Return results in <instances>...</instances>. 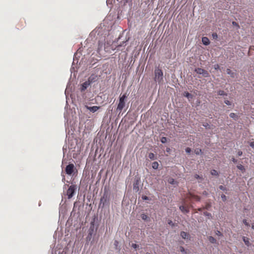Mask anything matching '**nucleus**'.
I'll return each mask as SVG.
<instances>
[{"mask_svg": "<svg viewBox=\"0 0 254 254\" xmlns=\"http://www.w3.org/2000/svg\"><path fill=\"white\" fill-rule=\"evenodd\" d=\"M127 93L123 94L122 96L120 95L119 98V103L117 108V111L121 112L123 108L125 107V100L127 98Z\"/></svg>", "mask_w": 254, "mask_h": 254, "instance_id": "1", "label": "nucleus"}, {"mask_svg": "<svg viewBox=\"0 0 254 254\" xmlns=\"http://www.w3.org/2000/svg\"><path fill=\"white\" fill-rule=\"evenodd\" d=\"M155 77L154 80L155 81L160 83L163 79V73L162 70L159 68H156L154 71Z\"/></svg>", "mask_w": 254, "mask_h": 254, "instance_id": "2", "label": "nucleus"}, {"mask_svg": "<svg viewBox=\"0 0 254 254\" xmlns=\"http://www.w3.org/2000/svg\"><path fill=\"white\" fill-rule=\"evenodd\" d=\"M76 190V187L75 185H72L69 187L66 191V195L68 199H70L73 196Z\"/></svg>", "mask_w": 254, "mask_h": 254, "instance_id": "3", "label": "nucleus"}, {"mask_svg": "<svg viewBox=\"0 0 254 254\" xmlns=\"http://www.w3.org/2000/svg\"><path fill=\"white\" fill-rule=\"evenodd\" d=\"M75 169L74 165L73 164H69L66 166L65 171L66 174L71 175Z\"/></svg>", "mask_w": 254, "mask_h": 254, "instance_id": "4", "label": "nucleus"}, {"mask_svg": "<svg viewBox=\"0 0 254 254\" xmlns=\"http://www.w3.org/2000/svg\"><path fill=\"white\" fill-rule=\"evenodd\" d=\"M197 74H202L204 77H207L209 76V74L207 71L201 68H197L194 70Z\"/></svg>", "mask_w": 254, "mask_h": 254, "instance_id": "5", "label": "nucleus"}, {"mask_svg": "<svg viewBox=\"0 0 254 254\" xmlns=\"http://www.w3.org/2000/svg\"><path fill=\"white\" fill-rule=\"evenodd\" d=\"M109 201V197L108 194L104 193L100 199V204L102 203L103 206L106 205Z\"/></svg>", "mask_w": 254, "mask_h": 254, "instance_id": "6", "label": "nucleus"}, {"mask_svg": "<svg viewBox=\"0 0 254 254\" xmlns=\"http://www.w3.org/2000/svg\"><path fill=\"white\" fill-rule=\"evenodd\" d=\"M180 235L182 237V238L185 240H190V235L189 233L186 232L185 231H182L181 232Z\"/></svg>", "mask_w": 254, "mask_h": 254, "instance_id": "7", "label": "nucleus"}, {"mask_svg": "<svg viewBox=\"0 0 254 254\" xmlns=\"http://www.w3.org/2000/svg\"><path fill=\"white\" fill-rule=\"evenodd\" d=\"M85 108L87 110H89L90 112H91L92 113H94V112H96L98 110H99L100 109V107L96 106L89 107V106L86 105Z\"/></svg>", "mask_w": 254, "mask_h": 254, "instance_id": "8", "label": "nucleus"}, {"mask_svg": "<svg viewBox=\"0 0 254 254\" xmlns=\"http://www.w3.org/2000/svg\"><path fill=\"white\" fill-rule=\"evenodd\" d=\"M94 232V222H91L90 223V226L89 229L88 235L91 236Z\"/></svg>", "mask_w": 254, "mask_h": 254, "instance_id": "9", "label": "nucleus"}, {"mask_svg": "<svg viewBox=\"0 0 254 254\" xmlns=\"http://www.w3.org/2000/svg\"><path fill=\"white\" fill-rule=\"evenodd\" d=\"M90 85V83L89 81H85L82 84L81 87V91H84L85 89H87V88L88 87V86Z\"/></svg>", "mask_w": 254, "mask_h": 254, "instance_id": "10", "label": "nucleus"}, {"mask_svg": "<svg viewBox=\"0 0 254 254\" xmlns=\"http://www.w3.org/2000/svg\"><path fill=\"white\" fill-rule=\"evenodd\" d=\"M180 209L184 213H187L189 212V209L188 206L181 205L180 206Z\"/></svg>", "mask_w": 254, "mask_h": 254, "instance_id": "11", "label": "nucleus"}, {"mask_svg": "<svg viewBox=\"0 0 254 254\" xmlns=\"http://www.w3.org/2000/svg\"><path fill=\"white\" fill-rule=\"evenodd\" d=\"M189 198L190 199L194 200L195 201H199L200 199V198L199 196L194 195V194H190Z\"/></svg>", "mask_w": 254, "mask_h": 254, "instance_id": "12", "label": "nucleus"}, {"mask_svg": "<svg viewBox=\"0 0 254 254\" xmlns=\"http://www.w3.org/2000/svg\"><path fill=\"white\" fill-rule=\"evenodd\" d=\"M139 181L138 180H136L135 182L133 184V190L136 192L139 190Z\"/></svg>", "mask_w": 254, "mask_h": 254, "instance_id": "13", "label": "nucleus"}, {"mask_svg": "<svg viewBox=\"0 0 254 254\" xmlns=\"http://www.w3.org/2000/svg\"><path fill=\"white\" fill-rule=\"evenodd\" d=\"M202 42L204 45H208L210 43L209 39L206 37H203L202 38Z\"/></svg>", "mask_w": 254, "mask_h": 254, "instance_id": "14", "label": "nucleus"}, {"mask_svg": "<svg viewBox=\"0 0 254 254\" xmlns=\"http://www.w3.org/2000/svg\"><path fill=\"white\" fill-rule=\"evenodd\" d=\"M97 76H95V75H91L90 76L89 78H88V80L87 81H89V82L90 83V84L92 82H93L94 81H95L96 80H97Z\"/></svg>", "mask_w": 254, "mask_h": 254, "instance_id": "15", "label": "nucleus"}, {"mask_svg": "<svg viewBox=\"0 0 254 254\" xmlns=\"http://www.w3.org/2000/svg\"><path fill=\"white\" fill-rule=\"evenodd\" d=\"M227 73L230 75L231 77H235L236 73L233 72L230 69L227 68L226 70Z\"/></svg>", "mask_w": 254, "mask_h": 254, "instance_id": "16", "label": "nucleus"}, {"mask_svg": "<svg viewBox=\"0 0 254 254\" xmlns=\"http://www.w3.org/2000/svg\"><path fill=\"white\" fill-rule=\"evenodd\" d=\"M243 240L244 242L246 245H247V246H249L251 245V243L249 241V239L248 238L243 237Z\"/></svg>", "mask_w": 254, "mask_h": 254, "instance_id": "17", "label": "nucleus"}, {"mask_svg": "<svg viewBox=\"0 0 254 254\" xmlns=\"http://www.w3.org/2000/svg\"><path fill=\"white\" fill-rule=\"evenodd\" d=\"M148 157L151 160H154L156 159V156L153 153H149L148 154Z\"/></svg>", "mask_w": 254, "mask_h": 254, "instance_id": "18", "label": "nucleus"}, {"mask_svg": "<svg viewBox=\"0 0 254 254\" xmlns=\"http://www.w3.org/2000/svg\"><path fill=\"white\" fill-rule=\"evenodd\" d=\"M158 166H159V164L157 162H154L152 163V167L153 169H158Z\"/></svg>", "mask_w": 254, "mask_h": 254, "instance_id": "19", "label": "nucleus"}, {"mask_svg": "<svg viewBox=\"0 0 254 254\" xmlns=\"http://www.w3.org/2000/svg\"><path fill=\"white\" fill-rule=\"evenodd\" d=\"M208 240L211 243H215L216 242V240L212 236H209L208 238Z\"/></svg>", "mask_w": 254, "mask_h": 254, "instance_id": "20", "label": "nucleus"}, {"mask_svg": "<svg viewBox=\"0 0 254 254\" xmlns=\"http://www.w3.org/2000/svg\"><path fill=\"white\" fill-rule=\"evenodd\" d=\"M210 173H211V174L212 176H218L219 175V174H218V172L216 170H211V172H210Z\"/></svg>", "mask_w": 254, "mask_h": 254, "instance_id": "21", "label": "nucleus"}, {"mask_svg": "<svg viewBox=\"0 0 254 254\" xmlns=\"http://www.w3.org/2000/svg\"><path fill=\"white\" fill-rule=\"evenodd\" d=\"M194 152L197 155H198V154H200L202 153V150H201V149H199V148L195 149L194 150Z\"/></svg>", "mask_w": 254, "mask_h": 254, "instance_id": "22", "label": "nucleus"}, {"mask_svg": "<svg viewBox=\"0 0 254 254\" xmlns=\"http://www.w3.org/2000/svg\"><path fill=\"white\" fill-rule=\"evenodd\" d=\"M237 167L238 169L241 170L243 172L245 171V167L241 164L238 165Z\"/></svg>", "mask_w": 254, "mask_h": 254, "instance_id": "23", "label": "nucleus"}, {"mask_svg": "<svg viewBox=\"0 0 254 254\" xmlns=\"http://www.w3.org/2000/svg\"><path fill=\"white\" fill-rule=\"evenodd\" d=\"M141 218L142 219H143L144 220H146L148 219V217L145 214H142L141 215Z\"/></svg>", "mask_w": 254, "mask_h": 254, "instance_id": "24", "label": "nucleus"}, {"mask_svg": "<svg viewBox=\"0 0 254 254\" xmlns=\"http://www.w3.org/2000/svg\"><path fill=\"white\" fill-rule=\"evenodd\" d=\"M230 117L232 118H233V119H237V116L236 114L234 113H231L230 114Z\"/></svg>", "mask_w": 254, "mask_h": 254, "instance_id": "25", "label": "nucleus"}, {"mask_svg": "<svg viewBox=\"0 0 254 254\" xmlns=\"http://www.w3.org/2000/svg\"><path fill=\"white\" fill-rule=\"evenodd\" d=\"M218 94L219 95H227L224 91L221 90L218 91Z\"/></svg>", "mask_w": 254, "mask_h": 254, "instance_id": "26", "label": "nucleus"}, {"mask_svg": "<svg viewBox=\"0 0 254 254\" xmlns=\"http://www.w3.org/2000/svg\"><path fill=\"white\" fill-rule=\"evenodd\" d=\"M185 96L187 97V98H188L192 97L191 94H190V93H189L188 92L185 93Z\"/></svg>", "mask_w": 254, "mask_h": 254, "instance_id": "27", "label": "nucleus"}, {"mask_svg": "<svg viewBox=\"0 0 254 254\" xmlns=\"http://www.w3.org/2000/svg\"><path fill=\"white\" fill-rule=\"evenodd\" d=\"M161 141L163 143H165L167 142V138L166 137H162L161 139Z\"/></svg>", "mask_w": 254, "mask_h": 254, "instance_id": "28", "label": "nucleus"}, {"mask_svg": "<svg viewBox=\"0 0 254 254\" xmlns=\"http://www.w3.org/2000/svg\"><path fill=\"white\" fill-rule=\"evenodd\" d=\"M211 207V205L210 203H207L204 207H203V208L204 209H208Z\"/></svg>", "mask_w": 254, "mask_h": 254, "instance_id": "29", "label": "nucleus"}, {"mask_svg": "<svg viewBox=\"0 0 254 254\" xmlns=\"http://www.w3.org/2000/svg\"><path fill=\"white\" fill-rule=\"evenodd\" d=\"M243 223L247 226H250V224L249 222H247V220L246 219H244L243 220Z\"/></svg>", "mask_w": 254, "mask_h": 254, "instance_id": "30", "label": "nucleus"}, {"mask_svg": "<svg viewBox=\"0 0 254 254\" xmlns=\"http://www.w3.org/2000/svg\"><path fill=\"white\" fill-rule=\"evenodd\" d=\"M203 215L206 216L211 217V214L210 213L207 212H204Z\"/></svg>", "mask_w": 254, "mask_h": 254, "instance_id": "31", "label": "nucleus"}, {"mask_svg": "<svg viewBox=\"0 0 254 254\" xmlns=\"http://www.w3.org/2000/svg\"><path fill=\"white\" fill-rule=\"evenodd\" d=\"M221 198L223 201H225L227 200L226 195L223 194L221 195Z\"/></svg>", "mask_w": 254, "mask_h": 254, "instance_id": "32", "label": "nucleus"}, {"mask_svg": "<svg viewBox=\"0 0 254 254\" xmlns=\"http://www.w3.org/2000/svg\"><path fill=\"white\" fill-rule=\"evenodd\" d=\"M219 188L221 190H224V191L226 190V188L225 187H224V186H222V185L220 186L219 187Z\"/></svg>", "mask_w": 254, "mask_h": 254, "instance_id": "33", "label": "nucleus"}, {"mask_svg": "<svg viewBox=\"0 0 254 254\" xmlns=\"http://www.w3.org/2000/svg\"><path fill=\"white\" fill-rule=\"evenodd\" d=\"M131 247L132 248H133L134 249H136V248H138L139 247V246L138 245H137V244H132Z\"/></svg>", "mask_w": 254, "mask_h": 254, "instance_id": "34", "label": "nucleus"}, {"mask_svg": "<svg viewBox=\"0 0 254 254\" xmlns=\"http://www.w3.org/2000/svg\"><path fill=\"white\" fill-rule=\"evenodd\" d=\"M224 103L227 104V105H231V103L230 101H229V100H225L224 101Z\"/></svg>", "mask_w": 254, "mask_h": 254, "instance_id": "35", "label": "nucleus"}, {"mask_svg": "<svg viewBox=\"0 0 254 254\" xmlns=\"http://www.w3.org/2000/svg\"><path fill=\"white\" fill-rule=\"evenodd\" d=\"M186 151L187 153H190L191 151V149L190 148V147H187L186 149Z\"/></svg>", "mask_w": 254, "mask_h": 254, "instance_id": "36", "label": "nucleus"}, {"mask_svg": "<svg viewBox=\"0 0 254 254\" xmlns=\"http://www.w3.org/2000/svg\"><path fill=\"white\" fill-rule=\"evenodd\" d=\"M142 199L143 200H149V197L148 196H146V195H143L142 196Z\"/></svg>", "mask_w": 254, "mask_h": 254, "instance_id": "37", "label": "nucleus"}, {"mask_svg": "<svg viewBox=\"0 0 254 254\" xmlns=\"http://www.w3.org/2000/svg\"><path fill=\"white\" fill-rule=\"evenodd\" d=\"M214 67L215 69L217 70V69H219L220 66L218 64H216L214 65Z\"/></svg>", "mask_w": 254, "mask_h": 254, "instance_id": "38", "label": "nucleus"}, {"mask_svg": "<svg viewBox=\"0 0 254 254\" xmlns=\"http://www.w3.org/2000/svg\"><path fill=\"white\" fill-rule=\"evenodd\" d=\"M242 154H243L242 151H241L240 150L238 151V153H237L238 156H240L242 155Z\"/></svg>", "mask_w": 254, "mask_h": 254, "instance_id": "39", "label": "nucleus"}, {"mask_svg": "<svg viewBox=\"0 0 254 254\" xmlns=\"http://www.w3.org/2000/svg\"><path fill=\"white\" fill-rule=\"evenodd\" d=\"M174 180L173 179H169V182L170 183V184H174Z\"/></svg>", "mask_w": 254, "mask_h": 254, "instance_id": "40", "label": "nucleus"}, {"mask_svg": "<svg viewBox=\"0 0 254 254\" xmlns=\"http://www.w3.org/2000/svg\"><path fill=\"white\" fill-rule=\"evenodd\" d=\"M168 224L170 225H172V226H174V223H173V222L171 220H169L168 221Z\"/></svg>", "mask_w": 254, "mask_h": 254, "instance_id": "41", "label": "nucleus"}, {"mask_svg": "<svg viewBox=\"0 0 254 254\" xmlns=\"http://www.w3.org/2000/svg\"><path fill=\"white\" fill-rule=\"evenodd\" d=\"M232 24H233V25H234V26H238V27H239V26L238 25V23H237L236 22L233 21V22H232Z\"/></svg>", "mask_w": 254, "mask_h": 254, "instance_id": "42", "label": "nucleus"}, {"mask_svg": "<svg viewBox=\"0 0 254 254\" xmlns=\"http://www.w3.org/2000/svg\"><path fill=\"white\" fill-rule=\"evenodd\" d=\"M250 145L253 147L254 148V142H251L250 144Z\"/></svg>", "mask_w": 254, "mask_h": 254, "instance_id": "43", "label": "nucleus"}, {"mask_svg": "<svg viewBox=\"0 0 254 254\" xmlns=\"http://www.w3.org/2000/svg\"><path fill=\"white\" fill-rule=\"evenodd\" d=\"M232 161L234 162V163H236L237 160L236 159H235L234 157H232Z\"/></svg>", "mask_w": 254, "mask_h": 254, "instance_id": "44", "label": "nucleus"}, {"mask_svg": "<svg viewBox=\"0 0 254 254\" xmlns=\"http://www.w3.org/2000/svg\"><path fill=\"white\" fill-rule=\"evenodd\" d=\"M194 177H195V178H196L197 179L200 178V176L197 174H195L194 175Z\"/></svg>", "mask_w": 254, "mask_h": 254, "instance_id": "45", "label": "nucleus"}, {"mask_svg": "<svg viewBox=\"0 0 254 254\" xmlns=\"http://www.w3.org/2000/svg\"><path fill=\"white\" fill-rule=\"evenodd\" d=\"M250 50H254V46H250Z\"/></svg>", "mask_w": 254, "mask_h": 254, "instance_id": "46", "label": "nucleus"}, {"mask_svg": "<svg viewBox=\"0 0 254 254\" xmlns=\"http://www.w3.org/2000/svg\"><path fill=\"white\" fill-rule=\"evenodd\" d=\"M212 36H213V38L217 37V34H216V33H213V34H212Z\"/></svg>", "mask_w": 254, "mask_h": 254, "instance_id": "47", "label": "nucleus"}, {"mask_svg": "<svg viewBox=\"0 0 254 254\" xmlns=\"http://www.w3.org/2000/svg\"><path fill=\"white\" fill-rule=\"evenodd\" d=\"M204 208H203V207H202L198 208V210L199 211H202V210H204Z\"/></svg>", "mask_w": 254, "mask_h": 254, "instance_id": "48", "label": "nucleus"}, {"mask_svg": "<svg viewBox=\"0 0 254 254\" xmlns=\"http://www.w3.org/2000/svg\"><path fill=\"white\" fill-rule=\"evenodd\" d=\"M217 234L219 236L222 235L220 231H218Z\"/></svg>", "mask_w": 254, "mask_h": 254, "instance_id": "49", "label": "nucleus"}, {"mask_svg": "<svg viewBox=\"0 0 254 254\" xmlns=\"http://www.w3.org/2000/svg\"><path fill=\"white\" fill-rule=\"evenodd\" d=\"M181 252H184V249L183 247H181Z\"/></svg>", "mask_w": 254, "mask_h": 254, "instance_id": "50", "label": "nucleus"}, {"mask_svg": "<svg viewBox=\"0 0 254 254\" xmlns=\"http://www.w3.org/2000/svg\"><path fill=\"white\" fill-rule=\"evenodd\" d=\"M170 151V149L169 148H168L166 149V151L167 152H169Z\"/></svg>", "mask_w": 254, "mask_h": 254, "instance_id": "51", "label": "nucleus"}, {"mask_svg": "<svg viewBox=\"0 0 254 254\" xmlns=\"http://www.w3.org/2000/svg\"><path fill=\"white\" fill-rule=\"evenodd\" d=\"M252 229H254V223L252 224Z\"/></svg>", "mask_w": 254, "mask_h": 254, "instance_id": "52", "label": "nucleus"}, {"mask_svg": "<svg viewBox=\"0 0 254 254\" xmlns=\"http://www.w3.org/2000/svg\"><path fill=\"white\" fill-rule=\"evenodd\" d=\"M65 181V177L64 176L63 178V181Z\"/></svg>", "mask_w": 254, "mask_h": 254, "instance_id": "53", "label": "nucleus"}, {"mask_svg": "<svg viewBox=\"0 0 254 254\" xmlns=\"http://www.w3.org/2000/svg\"><path fill=\"white\" fill-rule=\"evenodd\" d=\"M204 127H206L207 126H208V124H207V125H203Z\"/></svg>", "mask_w": 254, "mask_h": 254, "instance_id": "54", "label": "nucleus"}, {"mask_svg": "<svg viewBox=\"0 0 254 254\" xmlns=\"http://www.w3.org/2000/svg\"><path fill=\"white\" fill-rule=\"evenodd\" d=\"M204 127H206L207 126H208V124H207V125H203Z\"/></svg>", "mask_w": 254, "mask_h": 254, "instance_id": "55", "label": "nucleus"}, {"mask_svg": "<svg viewBox=\"0 0 254 254\" xmlns=\"http://www.w3.org/2000/svg\"><path fill=\"white\" fill-rule=\"evenodd\" d=\"M204 127H206L207 126H208V124H207V125H203Z\"/></svg>", "mask_w": 254, "mask_h": 254, "instance_id": "56", "label": "nucleus"}, {"mask_svg": "<svg viewBox=\"0 0 254 254\" xmlns=\"http://www.w3.org/2000/svg\"><path fill=\"white\" fill-rule=\"evenodd\" d=\"M120 46H121L120 45L118 46L117 48H118Z\"/></svg>", "mask_w": 254, "mask_h": 254, "instance_id": "57", "label": "nucleus"}, {"mask_svg": "<svg viewBox=\"0 0 254 254\" xmlns=\"http://www.w3.org/2000/svg\"><path fill=\"white\" fill-rule=\"evenodd\" d=\"M146 254H150V253H147Z\"/></svg>", "mask_w": 254, "mask_h": 254, "instance_id": "58", "label": "nucleus"}]
</instances>
